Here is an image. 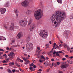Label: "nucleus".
I'll list each match as a JSON object with an SVG mask.
<instances>
[{
  "label": "nucleus",
  "mask_w": 73,
  "mask_h": 73,
  "mask_svg": "<svg viewBox=\"0 0 73 73\" xmlns=\"http://www.w3.org/2000/svg\"><path fill=\"white\" fill-rule=\"evenodd\" d=\"M53 52H54L53 50H52L50 51V53H53Z\"/></svg>",
  "instance_id": "obj_48"
},
{
  "label": "nucleus",
  "mask_w": 73,
  "mask_h": 73,
  "mask_svg": "<svg viewBox=\"0 0 73 73\" xmlns=\"http://www.w3.org/2000/svg\"><path fill=\"white\" fill-rule=\"evenodd\" d=\"M35 27L36 26L34 24H33V25H31L30 27V31H33V30L34 29Z\"/></svg>",
  "instance_id": "obj_13"
},
{
  "label": "nucleus",
  "mask_w": 73,
  "mask_h": 73,
  "mask_svg": "<svg viewBox=\"0 0 73 73\" xmlns=\"http://www.w3.org/2000/svg\"><path fill=\"white\" fill-rule=\"evenodd\" d=\"M70 19H73V15H71L70 16Z\"/></svg>",
  "instance_id": "obj_28"
},
{
  "label": "nucleus",
  "mask_w": 73,
  "mask_h": 73,
  "mask_svg": "<svg viewBox=\"0 0 73 73\" xmlns=\"http://www.w3.org/2000/svg\"><path fill=\"white\" fill-rule=\"evenodd\" d=\"M21 5L25 7H27L29 5V2L27 0H25L21 4Z\"/></svg>",
  "instance_id": "obj_7"
},
{
  "label": "nucleus",
  "mask_w": 73,
  "mask_h": 73,
  "mask_svg": "<svg viewBox=\"0 0 73 73\" xmlns=\"http://www.w3.org/2000/svg\"><path fill=\"white\" fill-rule=\"evenodd\" d=\"M39 62H42V60H39Z\"/></svg>",
  "instance_id": "obj_53"
},
{
  "label": "nucleus",
  "mask_w": 73,
  "mask_h": 73,
  "mask_svg": "<svg viewBox=\"0 0 73 73\" xmlns=\"http://www.w3.org/2000/svg\"><path fill=\"white\" fill-rule=\"evenodd\" d=\"M11 65H15V63H14V62H11Z\"/></svg>",
  "instance_id": "obj_41"
},
{
  "label": "nucleus",
  "mask_w": 73,
  "mask_h": 73,
  "mask_svg": "<svg viewBox=\"0 0 73 73\" xmlns=\"http://www.w3.org/2000/svg\"><path fill=\"white\" fill-rule=\"evenodd\" d=\"M0 40H6V38H5L3 37V36H0Z\"/></svg>",
  "instance_id": "obj_16"
},
{
  "label": "nucleus",
  "mask_w": 73,
  "mask_h": 73,
  "mask_svg": "<svg viewBox=\"0 0 73 73\" xmlns=\"http://www.w3.org/2000/svg\"><path fill=\"white\" fill-rule=\"evenodd\" d=\"M66 60V58H62V60H63V61H65V60Z\"/></svg>",
  "instance_id": "obj_45"
},
{
  "label": "nucleus",
  "mask_w": 73,
  "mask_h": 73,
  "mask_svg": "<svg viewBox=\"0 0 73 73\" xmlns=\"http://www.w3.org/2000/svg\"><path fill=\"white\" fill-rule=\"evenodd\" d=\"M65 17L66 15L64 12L61 11H57L56 13L53 14L50 18L53 24L54 23V25H55V27H57Z\"/></svg>",
  "instance_id": "obj_1"
},
{
  "label": "nucleus",
  "mask_w": 73,
  "mask_h": 73,
  "mask_svg": "<svg viewBox=\"0 0 73 73\" xmlns=\"http://www.w3.org/2000/svg\"><path fill=\"white\" fill-rule=\"evenodd\" d=\"M61 64V68L62 69H65V68H68L69 66V64L65 62H62Z\"/></svg>",
  "instance_id": "obj_6"
},
{
  "label": "nucleus",
  "mask_w": 73,
  "mask_h": 73,
  "mask_svg": "<svg viewBox=\"0 0 73 73\" xmlns=\"http://www.w3.org/2000/svg\"><path fill=\"white\" fill-rule=\"evenodd\" d=\"M56 48H57V49H59V46L58 45H56V46H55V47L54 48V49H56Z\"/></svg>",
  "instance_id": "obj_24"
},
{
  "label": "nucleus",
  "mask_w": 73,
  "mask_h": 73,
  "mask_svg": "<svg viewBox=\"0 0 73 73\" xmlns=\"http://www.w3.org/2000/svg\"><path fill=\"white\" fill-rule=\"evenodd\" d=\"M10 59L8 58H5V60L6 61H7V62H8L9 61Z\"/></svg>",
  "instance_id": "obj_25"
},
{
  "label": "nucleus",
  "mask_w": 73,
  "mask_h": 73,
  "mask_svg": "<svg viewBox=\"0 0 73 73\" xmlns=\"http://www.w3.org/2000/svg\"><path fill=\"white\" fill-rule=\"evenodd\" d=\"M15 72H17V73H18V72H19V70H15Z\"/></svg>",
  "instance_id": "obj_49"
},
{
  "label": "nucleus",
  "mask_w": 73,
  "mask_h": 73,
  "mask_svg": "<svg viewBox=\"0 0 73 73\" xmlns=\"http://www.w3.org/2000/svg\"><path fill=\"white\" fill-rule=\"evenodd\" d=\"M30 40V38L29 37H28L26 39L27 42H29Z\"/></svg>",
  "instance_id": "obj_19"
},
{
  "label": "nucleus",
  "mask_w": 73,
  "mask_h": 73,
  "mask_svg": "<svg viewBox=\"0 0 73 73\" xmlns=\"http://www.w3.org/2000/svg\"><path fill=\"white\" fill-rule=\"evenodd\" d=\"M32 19H30L29 21L28 25H30L32 23Z\"/></svg>",
  "instance_id": "obj_17"
},
{
  "label": "nucleus",
  "mask_w": 73,
  "mask_h": 73,
  "mask_svg": "<svg viewBox=\"0 0 73 73\" xmlns=\"http://www.w3.org/2000/svg\"><path fill=\"white\" fill-rule=\"evenodd\" d=\"M51 61H54V59H51Z\"/></svg>",
  "instance_id": "obj_54"
},
{
  "label": "nucleus",
  "mask_w": 73,
  "mask_h": 73,
  "mask_svg": "<svg viewBox=\"0 0 73 73\" xmlns=\"http://www.w3.org/2000/svg\"><path fill=\"white\" fill-rule=\"evenodd\" d=\"M50 67L47 70V72H49V70H50Z\"/></svg>",
  "instance_id": "obj_38"
},
{
  "label": "nucleus",
  "mask_w": 73,
  "mask_h": 73,
  "mask_svg": "<svg viewBox=\"0 0 73 73\" xmlns=\"http://www.w3.org/2000/svg\"><path fill=\"white\" fill-rule=\"evenodd\" d=\"M21 62H23V60H21L20 61Z\"/></svg>",
  "instance_id": "obj_58"
},
{
  "label": "nucleus",
  "mask_w": 73,
  "mask_h": 73,
  "mask_svg": "<svg viewBox=\"0 0 73 73\" xmlns=\"http://www.w3.org/2000/svg\"><path fill=\"white\" fill-rule=\"evenodd\" d=\"M28 21L27 19L24 18L23 20H21L19 21V24L22 27H25L27 25Z\"/></svg>",
  "instance_id": "obj_3"
},
{
  "label": "nucleus",
  "mask_w": 73,
  "mask_h": 73,
  "mask_svg": "<svg viewBox=\"0 0 73 73\" xmlns=\"http://www.w3.org/2000/svg\"><path fill=\"white\" fill-rule=\"evenodd\" d=\"M13 24V23H11V25L9 27V29L10 30H11V31L12 30H14L15 26H14V25Z\"/></svg>",
  "instance_id": "obj_12"
},
{
  "label": "nucleus",
  "mask_w": 73,
  "mask_h": 73,
  "mask_svg": "<svg viewBox=\"0 0 73 73\" xmlns=\"http://www.w3.org/2000/svg\"><path fill=\"white\" fill-rule=\"evenodd\" d=\"M8 56H9V58H10V60H12V59H13L14 58V56H15L14 53L13 52H11L10 54L8 55Z\"/></svg>",
  "instance_id": "obj_8"
},
{
  "label": "nucleus",
  "mask_w": 73,
  "mask_h": 73,
  "mask_svg": "<svg viewBox=\"0 0 73 73\" xmlns=\"http://www.w3.org/2000/svg\"><path fill=\"white\" fill-rule=\"evenodd\" d=\"M7 71L9 72V73H12V70H11L9 69H8L7 70Z\"/></svg>",
  "instance_id": "obj_22"
},
{
  "label": "nucleus",
  "mask_w": 73,
  "mask_h": 73,
  "mask_svg": "<svg viewBox=\"0 0 73 73\" xmlns=\"http://www.w3.org/2000/svg\"><path fill=\"white\" fill-rule=\"evenodd\" d=\"M67 61L69 63V64H72V61L70 60H68Z\"/></svg>",
  "instance_id": "obj_21"
},
{
  "label": "nucleus",
  "mask_w": 73,
  "mask_h": 73,
  "mask_svg": "<svg viewBox=\"0 0 73 73\" xmlns=\"http://www.w3.org/2000/svg\"><path fill=\"white\" fill-rule=\"evenodd\" d=\"M6 62H7L5 60L3 61V63H6Z\"/></svg>",
  "instance_id": "obj_46"
},
{
  "label": "nucleus",
  "mask_w": 73,
  "mask_h": 73,
  "mask_svg": "<svg viewBox=\"0 0 73 73\" xmlns=\"http://www.w3.org/2000/svg\"><path fill=\"white\" fill-rule=\"evenodd\" d=\"M15 13H19V10L17 9L15 10Z\"/></svg>",
  "instance_id": "obj_26"
},
{
  "label": "nucleus",
  "mask_w": 73,
  "mask_h": 73,
  "mask_svg": "<svg viewBox=\"0 0 73 73\" xmlns=\"http://www.w3.org/2000/svg\"><path fill=\"white\" fill-rule=\"evenodd\" d=\"M13 72H15V70H12Z\"/></svg>",
  "instance_id": "obj_59"
},
{
  "label": "nucleus",
  "mask_w": 73,
  "mask_h": 73,
  "mask_svg": "<svg viewBox=\"0 0 73 73\" xmlns=\"http://www.w3.org/2000/svg\"><path fill=\"white\" fill-rule=\"evenodd\" d=\"M22 36H23V34H22V33L20 32L17 34V38H18V39H19V38H21V37H22Z\"/></svg>",
  "instance_id": "obj_11"
},
{
  "label": "nucleus",
  "mask_w": 73,
  "mask_h": 73,
  "mask_svg": "<svg viewBox=\"0 0 73 73\" xmlns=\"http://www.w3.org/2000/svg\"><path fill=\"white\" fill-rule=\"evenodd\" d=\"M58 72L59 73H63V72L62 71H58Z\"/></svg>",
  "instance_id": "obj_39"
},
{
  "label": "nucleus",
  "mask_w": 73,
  "mask_h": 73,
  "mask_svg": "<svg viewBox=\"0 0 73 73\" xmlns=\"http://www.w3.org/2000/svg\"><path fill=\"white\" fill-rule=\"evenodd\" d=\"M56 53H57V52H56V51H54V52L53 53V56L54 57H55V56H54V54H56Z\"/></svg>",
  "instance_id": "obj_33"
},
{
  "label": "nucleus",
  "mask_w": 73,
  "mask_h": 73,
  "mask_svg": "<svg viewBox=\"0 0 73 73\" xmlns=\"http://www.w3.org/2000/svg\"><path fill=\"white\" fill-rule=\"evenodd\" d=\"M49 44H46V48H49Z\"/></svg>",
  "instance_id": "obj_30"
},
{
  "label": "nucleus",
  "mask_w": 73,
  "mask_h": 73,
  "mask_svg": "<svg viewBox=\"0 0 73 73\" xmlns=\"http://www.w3.org/2000/svg\"><path fill=\"white\" fill-rule=\"evenodd\" d=\"M41 58H43L44 60H45V58L44 57V56H41Z\"/></svg>",
  "instance_id": "obj_29"
},
{
  "label": "nucleus",
  "mask_w": 73,
  "mask_h": 73,
  "mask_svg": "<svg viewBox=\"0 0 73 73\" xmlns=\"http://www.w3.org/2000/svg\"><path fill=\"white\" fill-rule=\"evenodd\" d=\"M43 2H40V5H41V6H42L43 5Z\"/></svg>",
  "instance_id": "obj_34"
},
{
  "label": "nucleus",
  "mask_w": 73,
  "mask_h": 73,
  "mask_svg": "<svg viewBox=\"0 0 73 73\" xmlns=\"http://www.w3.org/2000/svg\"><path fill=\"white\" fill-rule=\"evenodd\" d=\"M30 70H32L33 69V68H32V67H30L29 68Z\"/></svg>",
  "instance_id": "obj_44"
},
{
  "label": "nucleus",
  "mask_w": 73,
  "mask_h": 73,
  "mask_svg": "<svg viewBox=\"0 0 73 73\" xmlns=\"http://www.w3.org/2000/svg\"><path fill=\"white\" fill-rule=\"evenodd\" d=\"M25 13L27 15H31L32 13V11L31 10L27 9L25 11Z\"/></svg>",
  "instance_id": "obj_9"
},
{
  "label": "nucleus",
  "mask_w": 73,
  "mask_h": 73,
  "mask_svg": "<svg viewBox=\"0 0 73 73\" xmlns=\"http://www.w3.org/2000/svg\"><path fill=\"white\" fill-rule=\"evenodd\" d=\"M64 48H66V47L67 48V46H68L66 44H65L64 45Z\"/></svg>",
  "instance_id": "obj_36"
},
{
  "label": "nucleus",
  "mask_w": 73,
  "mask_h": 73,
  "mask_svg": "<svg viewBox=\"0 0 73 73\" xmlns=\"http://www.w3.org/2000/svg\"><path fill=\"white\" fill-rule=\"evenodd\" d=\"M70 58L71 59L73 58V56H72L70 57Z\"/></svg>",
  "instance_id": "obj_63"
},
{
  "label": "nucleus",
  "mask_w": 73,
  "mask_h": 73,
  "mask_svg": "<svg viewBox=\"0 0 73 73\" xmlns=\"http://www.w3.org/2000/svg\"><path fill=\"white\" fill-rule=\"evenodd\" d=\"M7 7H9V3H7Z\"/></svg>",
  "instance_id": "obj_43"
},
{
  "label": "nucleus",
  "mask_w": 73,
  "mask_h": 73,
  "mask_svg": "<svg viewBox=\"0 0 73 73\" xmlns=\"http://www.w3.org/2000/svg\"><path fill=\"white\" fill-rule=\"evenodd\" d=\"M14 29H19V27L17 26H14Z\"/></svg>",
  "instance_id": "obj_32"
},
{
  "label": "nucleus",
  "mask_w": 73,
  "mask_h": 73,
  "mask_svg": "<svg viewBox=\"0 0 73 73\" xmlns=\"http://www.w3.org/2000/svg\"><path fill=\"white\" fill-rule=\"evenodd\" d=\"M22 58L26 62V61H27V60H29V57H27L26 58L24 57H22Z\"/></svg>",
  "instance_id": "obj_14"
},
{
  "label": "nucleus",
  "mask_w": 73,
  "mask_h": 73,
  "mask_svg": "<svg viewBox=\"0 0 73 73\" xmlns=\"http://www.w3.org/2000/svg\"><path fill=\"white\" fill-rule=\"evenodd\" d=\"M67 50H68V51H69V50H70V48L69 47V46H67Z\"/></svg>",
  "instance_id": "obj_35"
},
{
  "label": "nucleus",
  "mask_w": 73,
  "mask_h": 73,
  "mask_svg": "<svg viewBox=\"0 0 73 73\" xmlns=\"http://www.w3.org/2000/svg\"><path fill=\"white\" fill-rule=\"evenodd\" d=\"M4 26L5 27V29L6 30L9 29V27H8V26L4 24Z\"/></svg>",
  "instance_id": "obj_15"
},
{
  "label": "nucleus",
  "mask_w": 73,
  "mask_h": 73,
  "mask_svg": "<svg viewBox=\"0 0 73 73\" xmlns=\"http://www.w3.org/2000/svg\"><path fill=\"white\" fill-rule=\"evenodd\" d=\"M42 16H43V12L41 9L37 10L34 13V17L37 20H38L40 19L41 18Z\"/></svg>",
  "instance_id": "obj_2"
},
{
  "label": "nucleus",
  "mask_w": 73,
  "mask_h": 73,
  "mask_svg": "<svg viewBox=\"0 0 73 73\" xmlns=\"http://www.w3.org/2000/svg\"><path fill=\"white\" fill-rule=\"evenodd\" d=\"M17 60H18V61H19V60H20V58H17Z\"/></svg>",
  "instance_id": "obj_62"
},
{
  "label": "nucleus",
  "mask_w": 73,
  "mask_h": 73,
  "mask_svg": "<svg viewBox=\"0 0 73 73\" xmlns=\"http://www.w3.org/2000/svg\"><path fill=\"white\" fill-rule=\"evenodd\" d=\"M33 65H34V64L33 63H32L31 64L30 66H32Z\"/></svg>",
  "instance_id": "obj_47"
},
{
  "label": "nucleus",
  "mask_w": 73,
  "mask_h": 73,
  "mask_svg": "<svg viewBox=\"0 0 73 73\" xmlns=\"http://www.w3.org/2000/svg\"><path fill=\"white\" fill-rule=\"evenodd\" d=\"M6 11V9L4 8H2L0 9V12L1 14H4Z\"/></svg>",
  "instance_id": "obj_10"
},
{
  "label": "nucleus",
  "mask_w": 73,
  "mask_h": 73,
  "mask_svg": "<svg viewBox=\"0 0 73 73\" xmlns=\"http://www.w3.org/2000/svg\"><path fill=\"white\" fill-rule=\"evenodd\" d=\"M14 42H15V40L13 39V40H12L11 42V45H13V43H14Z\"/></svg>",
  "instance_id": "obj_18"
},
{
  "label": "nucleus",
  "mask_w": 73,
  "mask_h": 73,
  "mask_svg": "<svg viewBox=\"0 0 73 73\" xmlns=\"http://www.w3.org/2000/svg\"><path fill=\"white\" fill-rule=\"evenodd\" d=\"M33 63H35V62H36V61L35 60H33Z\"/></svg>",
  "instance_id": "obj_50"
},
{
  "label": "nucleus",
  "mask_w": 73,
  "mask_h": 73,
  "mask_svg": "<svg viewBox=\"0 0 73 73\" xmlns=\"http://www.w3.org/2000/svg\"><path fill=\"white\" fill-rule=\"evenodd\" d=\"M59 53H62V51H60L59 52Z\"/></svg>",
  "instance_id": "obj_51"
},
{
  "label": "nucleus",
  "mask_w": 73,
  "mask_h": 73,
  "mask_svg": "<svg viewBox=\"0 0 73 73\" xmlns=\"http://www.w3.org/2000/svg\"><path fill=\"white\" fill-rule=\"evenodd\" d=\"M41 37H43V38H46V36L48 35V33L47 32H45V31L44 30L41 31L39 34Z\"/></svg>",
  "instance_id": "obj_4"
},
{
  "label": "nucleus",
  "mask_w": 73,
  "mask_h": 73,
  "mask_svg": "<svg viewBox=\"0 0 73 73\" xmlns=\"http://www.w3.org/2000/svg\"><path fill=\"white\" fill-rule=\"evenodd\" d=\"M59 53V52L58 51L56 52V56H60V55L58 54Z\"/></svg>",
  "instance_id": "obj_23"
},
{
  "label": "nucleus",
  "mask_w": 73,
  "mask_h": 73,
  "mask_svg": "<svg viewBox=\"0 0 73 73\" xmlns=\"http://www.w3.org/2000/svg\"><path fill=\"white\" fill-rule=\"evenodd\" d=\"M17 46H20V45L17 44L15 45V46H13V47H17Z\"/></svg>",
  "instance_id": "obj_31"
},
{
  "label": "nucleus",
  "mask_w": 73,
  "mask_h": 73,
  "mask_svg": "<svg viewBox=\"0 0 73 73\" xmlns=\"http://www.w3.org/2000/svg\"><path fill=\"white\" fill-rule=\"evenodd\" d=\"M65 57H66V58H68V57H69V56H68V55H65Z\"/></svg>",
  "instance_id": "obj_55"
},
{
  "label": "nucleus",
  "mask_w": 73,
  "mask_h": 73,
  "mask_svg": "<svg viewBox=\"0 0 73 73\" xmlns=\"http://www.w3.org/2000/svg\"><path fill=\"white\" fill-rule=\"evenodd\" d=\"M60 62H57V65H60Z\"/></svg>",
  "instance_id": "obj_60"
},
{
  "label": "nucleus",
  "mask_w": 73,
  "mask_h": 73,
  "mask_svg": "<svg viewBox=\"0 0 73 73\" xmlns=\"http://www.w3.org/2000/svg\"><path fill=\"white\" fill-rule=\"evenodd\" d=\"M42 70H41V69H39L38 70V71L39 72H42Z\"/></svg>",
  "instance_id": "obj_52"
},
{
  "label": "nucleus",
  "mask_w": 73,
  "mask_h": 73,
  "mask_svg": "<svg viewBox=\"0 0 73 73\" xmlns=\"http://www.w3.org/2000/svg\"><path fill=\"white\" fill-rule=\"evenodd\" d=\"M0 51H1V52H4V50L3 49H0Z\"/></svg>",
  "instance_id": "obj_42"
},
{
  "label": "nucleus",
  "mask_w": 73,
  "mask_h": 73,
  "mask_svg": "<svg viewBox=\"0 0 73 73\" xmlns=\"http://www.w3.org/2000/svg\"><path fill=\"white\" fill-rule=\"evenodd\" d=\"M6 49L7 50H9V47H7Z\"/></svg>",
  "instance_id": "obj_61"
},
{
  "label": "nucleus",
  "mask_w": 73,
  "mask_h": 73,
  "mask_svg": "<svg viewBox=\"0 0 73 73\" xmlns=\"http://www.w3.org/2000/svg\"><path fill=\"white\" fill-rule=\"evenodd\" d=\"M56 43H54V46L53 47V48H55V46H56Z\"/></svg>",
  "instance_id": "obj_37"
},
{
  "label": "nucleus",
  "mask_w": 73,
  "mask_h": 73,
  "mask_svg": "<svg viewBox=\"0 0 73 73\" xmlns=\"http://www.w3.org/2000/svg\"><path fill=\"white\" fill-rule=\"evenodd\" d=\"M73 51L72 50H70V53H72V52H73Z\"/></svg>",
  "instance_id": "obj_64"
},
{
  "label": "nucleus",
  "mask_w": 73,
  "mask_h": 73,
  "mask_svg": "<svg viewBox=\"0 0 73 73\" xmlns=\"http://www.w3.org/2000/svg\"><path fill=\"white\" fill-rule=\"evenodd\" d=\"M59 45L60 47H61L62 45L61 44H60V43H59Z\"/></svg>",
  "instance_id": "obj_56"
},
{
  "label": "nucleus",
  "mask_w": 73,
  "mask_h": 73,
  "mask_svg": "<svg viewBox=\"0 0 73 73\" xmlns=\"http://www.w3.org/2000/svg\"><path fill=\"white\" fill-rule=\"evenodd\" d=\"M33 67L34 68H36V65H33Z\"/></svg>",
  "instance_id": "obj_57"
},
{
  "label": "nucleus",
  "mask_w": 73,
  "mask_h": 73,
  "mask_svg": "<svg viewBox=\"0 0 73 73\" xmlns=\"http://www.w3.org/2000/svg\"><path fill=\"white\" fill-rule=\"evenodd\" d=\"M57 1L58 3H62V0H57Z\"/></svg>",
  "instance_id": "obj_20"
},
{
  "label": "nucleus",
  "mask_w": 73,
  "mask_h": 73,
  "mask_svg": "<svg viewBox=\"0 0 73 73\" xmlns=\"http://www.w3.org/2000/svg\"><path fill=\"white\" fill-rule=\"evenodd\" d=\"M26 47L27 50L29 51V50H31L33 49V45L32 43L29 42L27 44Z\"/></svg>",
  "instance_id": "obj_5"
},
{
  "label": "nucleus",
  "mask_w": 73,
  "mask_h": 73,
  "mask_svg": "<svg viewBox=\"0 0 73 73\" xmlns=\"http://www.w3.org/2000/svg\"><path fill=\"white\" fill-rule=\"evenodd\" d=\"M26 62H27V63H29V62H30L29 61V60H26Z\"/></svg>",
  "instance_id": "obj_40"
},
{
  "label": "nucleus",
  "mask_w": 73,
  "mask_h": 73,
  "mask_svg": "<svg viewBox=\"0 0 73 73\" xmlns=\"http://www.w3.org/2000/svg\"><path fill=\"white\" fill-rule=\"evenodd\" d=\"M37 49L38 50H37V52H39V50H40V47H37Z\"/></svg>",
  "instance_id": "obj_27"
}]
</instances>
